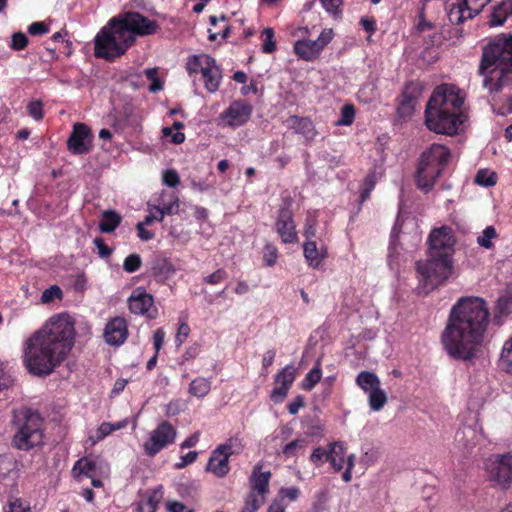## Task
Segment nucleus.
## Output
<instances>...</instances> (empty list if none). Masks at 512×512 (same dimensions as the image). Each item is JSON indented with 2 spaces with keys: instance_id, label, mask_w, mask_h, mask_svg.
<instances>
[{
  "instance_id": "obj_1",
  "label": "nucleus",
  "mask_w": 512,
  "mask_h": 512,
  "mask_svg": "<svg viewBox=\"0 0 512 512\" xmlns=\"http://www.w3.org/2000/svg\"><path fill=\"white\" fill-rule=\"evenodd\" d=\"M489 321V309L482 298L459 299L452 307L441 334V343L448 356L464 362L477 358Z\"/></svg>"
},
{
  "instance_id": "obj_2",
  "label": "nucleus",
  "mask_w": 512,
  "mask_h": 512,
  "mask_svg": "<svg viewBox=\"0 0 512 512\" xmlns=\"http://www.w3.org/2000/svg\"><path fill=\"white\" fill-rule=\"evenodd\" d=\"M75 333L74 321L68 314L52 316L24 344L23 364L27 371L38 377L53 373L70 353Z\"/></svg>"
},
{
  "instance_id": "obj_3",
  "label": "nucleus",
  "mask_w": 512,
  "mask_h": 512,
  "mask_svg": "<svg viewBox=\"0 0 512 512\" xmlns=\"http://www.w3.org/2000/svg\"><path fill=\"white\" fill-rule=\"evenodd\" d=\"M428 259L416 262L418 290L428 294L442 285L453 272L455 239L449 227L431 231L428 237Z\"/></svg>"
},
{
  "instance_id": "obj_4",
  "label": "nucleus",
  "mask_w": 512,
  "mask_h": 512,
  "mask_svg": "<svg viewBox=\"0 0 512 512\" xmlns=\"http://www.w3.org/2000/svg\"><path fill=\"white\" fill-rule=\"evenodd\" d=\"M465 96L453 84L438 85L425 108V125L437 134L453 136L465 121L462 111Z\"/></svg>"
},
{
  "instance_id": "obj_5",
  "label": "nucleus",
  "mask_w": 512,
  "mask_h": 512,
  "mask_svg": "<svg viewBox=\"0 0 512 512\" xmlns=\"http://www.w3.org/2000/svg\"><path fill=\"white\" fill-rule=\"evenodd\" d=\"M478 74L491 94L512 82V33L495 36L483 48Z\"/></svg>"
},
{
  "instance_id": "obj_6",
  "label": "nucleus",
  "mask_w": 512,
  "mask_h": 512,
  "mask_svg": "<svg viewBox=\"0 0 512 512\" xmlns=\"http://www.w3.org/2000/svg\"><path fill=\"white\" fill-rule=\"evenodd\" d=\"M135 38L124 36L118 26L103 28L94 40V55L97 58L113 61L123 55L129 47L134 45Z\"/></svg>"
},
{
  "instance_id": "obj_7",
  "label": "nucleus",
  "mask_w": 512,
  "mask_h": 512,
  "mask_svg": "<svg viewBox=\"0 0 512 512\" xmlns=\"http://www.w3.org/2000/svg\"><path fill=\"white\" fill-rule=\"evenodd\" d=\"M185 68L193 81H195L198 74H201L204 87L209 93L218 91L223 75L222 69L216 63L215 58L204 53L190 55L187 58Z\"/></svg>"
},
{
  "instance_id": "obj_8",
  "label": "nucleus",
  "mask_w": 512,
  "mask_h": 512,
  "mask_svg": "<svg viewBox=\"0 0 512 512\" xmlns=\"http://www.w3.org/2000/svg\"><path fill=\"white\" fill-rule=\"evenodd\" d=\"M109 26H118L124 36L144 37L153 35L159 29L155 20H151L139 12L126 11L109 20Z\"/></svg>"
},
{
  "instance_id": "obj_9",
  "label": "nucleus",
  "mask_w": 512,
  "mask_h": 512,
  "mask_svg": "<svg viewBox=\"0 0 512 512\" xmlns=\"http://www.w3.org/2000/svg\"><path fill=\"white\" fill-rule=\"evenodd\" d=\"M42 418H18L15 422L17 431L13 436L12 445L19 450L28 451L41 444L43 438Z\"/></svg>"
},
{
  "instance_id": "obj_10",
  "label": "nucleus",
  "mask_w": 512,
  "mask_h": 512,
  "mask_svg": "<svg viewBox=\"0 0 512 512\" xmlns=\"http://www.w3.org/2000/svg\"><path fill=\"white\" fill-rule=\"evenodd\" d=\"M334 32L331 28L323 29L316 40L299 39L293 50L299 59L312 62L319 58L324 48L332 41Z\"/></svg>"
},
{
  "instance_id": "obj_11",
  "label": "nucleus",
  "mask_w": 512,
  "mask_h": 512,
  "mask_svg": "<svg viewBox=\"0 0 512 512\" xmlns=\"http://www.w3.org/2000/svg\"><path fill=\"white\" fill-rule=\"evenodd\" d=\"M489 478L507 488L512 483V454H494L485 461Z\"/></svg>"
},
{
  "instance_id": "obj_12",
  "label": "nucleus",
  "mask_w": 512,
  "mask_h": 512,
  "mask_svg": "<svg viewBox=\"0 0 512 512\" xmlns=\"http://www.w3.org/2000/svg\"><path fill=\"white\" fill-rule=\"evenodd\" d=\"M177 435L176 428L168 421H162L150 433V437L143 444V449L146 455L154 457L162 449L173 444Z\"/></svg>"
},
{
  "instance_id": "obj_13",
  "label": "nucleus",
  "mask_w": 512,
  "mask_h": 512,
  "mask_svg": "<svg viewBox=\"0 0 512 512\" xmlns=\"http://www.w3.org/2000/svg\"><path fill=\"white\" fill-rule=\"evenodd\" d=\"M92 139L91 129L86 124L77 122L68 137L67 149L74 155L87 154L92 148Z\"/></svg>"
},
{
  "instance_id": "obj_14",
  "label": "nucleus",
  "mask_w": 512,
  "mask_h": 512,
  "mask_svg": "<svg viewBox=\"0 0 512 512\" xmlns=\"http://www.w3.org/2000/svg\"><path fill=\"white\" fill-rule=\"evenodd\" d=\"M275 230L283 244H295L298 242V233L294 221V215L288 206H282L278 210Z\"/></svg>"
},
{
  "instance_id": "obj_15",
  "label": "nucleus",
  "mask_w": 512,
  "mask_h": 512,
  "mask_svg": "<svg viewBox=\"0 0 512 512\" xmlns=\"http://www.w3.org/2000/svg\"><path fill=\"white\" fill-rule=\"evenodd\" d=\"M252 112L253 107L246 100H235L220 114V119L229 127H240L249 121Z\"/></svg>"
},
{
  "instance_id": "obj_16",
  "label": "nucleus",
  "mask_w": 512,
  "mask_h": 512,
  "mask_svg": "<svg viewBox=\"0 0 512 512\" xmlns=\"http://www.w3.org/2000/svg\"><path fill=\"white\" fill-rule=\"evenodd\" d=\"M481 429L482 428L476 419H474L472 424L464 425L458 429L456 433V442L464 456L473 454L474 449L482 438Z\"/></svg>"
},
{
  "instance_id": "obj_17",
  "label": "nucleus",
  "mask_w": 512,
  "mask_h": 512,
  "mask_svg": "<svg viewBox=\"0 0 512 512\" xmlns=\"http://www.w3.org/2000/svg\"><path fill=\"white\" fill-rule=\"evenodd\" d=\"M232 441L219 445L211 454L206 470L217 477H224L229 472V456L233 454Z\"/></svg>"
},
{
  "instance_id": "obj_18",
  "label": "nucleus",
  "mask_w": 512,
  "mask_h": 512,
  "mask_svg": "<svg viewBox=\"0 0 512 512\" xmlns=\"http://www.w3.org/2000/svg\"><path fill=\"white\" fill-rule=\"evenodd\" d=\"M296 377V369L293 364H288L282 368L274 377V388L271 391L270 398L273 402H282L288 394V391Z\"/></svg>"
},
{
  "instance_id": "obj_19",
  "label": "nucleus",
  "mask_w": 512,
  "mask_h": 512,
  "mask_svg": "<svg viewBox=\"0 0 512 512\" xmlns=\"http://www.w3.org/2000/svg\"><path fill=\"white\" fill-rule=\"evenodd\" d=\"M128 335V324L125 318L115 316L107 322L103 338L110 346H120L127 340Z\"/></svg>"
},
{
  "instance_id": "obj_20",
  "label": "nucleus",
  "mask_w": 512,
  "mask_h": 512,
  "mask_svg": "<svg viewBox=\"0 0 512 512\" xmlns=\"http://www.w3.org/2000/svg\"><path fill=\"white\" fill-rule=\"evenodd\" d=\"M344 451V445L340 441H336L330 444L329 451L318 447L314 449L310 456V461L315 465H320L323 460L329 461L332 467L336 471H340L343 468L342 458L338 461L336 455H342Z\"/></svg>"
},
{
  "instance_id": "obj_21",
  "label": "nucleus",
  "mask_w": 512,
  "mask_h": 512,
  "mask_svg": "<svg viewBox=\"0 0 512 512\" xmlns=\"http://www.w3.org/2000/svg\"><path fill=\"white\" fill-rule=\"evenodd\" d=\"M450 158V150L441 144H433L420 157L423 163L443 171Z\"/></svg>"
},
{
  "instance_id": "obj_22",
  "label": "nucleus",
  "mask_w": 512,
  "mask_h": 512,
  "mask_svg": "<svg viewBox=\"0 0 512 512\" xmlns=\"http://www.w3.org/2000/svg\"><path fill=\"white\" fill-rule=\"evenodd\" d=\"M441 173L442 171L439 170V168L428 166L419 159L415 175L417 187L423 192L428 193L434 187L435 182Z\"/></svg>"
},
{
  "instance_id": "obj_23",
  "label": "nucleus",
  "mask_w": 512,
  "mask_h": 512,
  "mask_svg": "<svg viewBox=\"0 0 512 512\" xmlns=\"http://www.w3.org/2000/svg\"><path fill=\"white\" fill-rule=\"evenodd\" d=\"M153 304V296L141 288L135 289L128 299V308L136 315L148 314Z\"/></svg>"
},
{
  "instance_id": "obj_24",
  "label": "nucleus",
  "mask_w": 512,
  "mask_h": 512,
  "mask_svg": "<svg viewBox=\"0 0 512 512\" xmlns=\"http://www.w3.org/2000/svg\"><path fill=\"white\" fill-rule=\"evenodd\" d=\"M175 272V266L168 258L156 257L152 262L151 274L158 283H166Z\"/></svg>"
},
{
  "instance_id": "obj_25",
  "label": "nucleus",
  "mask_w": 512,
  "mask_h": 512,
  "mask_svg": "<svg viewBox=\"0 0 512 512\" xmlns=\"http://www.w3.org/2000/svg\"><path fill=\"white\" fill-rule=\"evenodd\" d=\"M417 96L410 91V86H406L402 94L397 98L396 114L397 118L405 119L413 114Z\"/></svg>"
},
{
  "instance_id": "obj_26",
  "label": "nucleus",
  "mask_w": 512,
  "mask_h": 512,
  "mask_svg": "<svg viewBox=\"0 0 512 512\" xmlns=\"http://www.w3.org/2000/svg\"><path fill=\"white\" fill-rule=\"evenodd\" d=\"M289 121L291 122L290 126L295 133L301 134L307 143H310L315 139L317 131L310 118L291 116Z\"/></svg>"
},
{
  "instance_id": "obj_27",
  "label": "nucleus",
  "mask_w": 512,
  "mask_h": 512,
  "mask_svg": "<svg viewBox=\"0 0 512 512\" xmlns=\"http://www.w3.org/2000/svg\"><path fill=\"white\" fill-rule=\"evenodd\" d=\"M261 465H256L253 469L252 475L250 477L251 483V492L250 494L255 495L258 493L259 495H265L269 491V481L271 478V472H260Z\"/></svg>"
},
{
  "instance_id": "obj_28",
  "label": "nucleus",
  "mask_w": 512,
  "mask_h": 512,
  "mask_svg": "<svg viewBox=\"0 0 512 512\" xmlns=\"http://www.w3.org/2000/svg\"><path fill=\"white\" fill-rule=\"evenodd\" d=\"M468 5L462 4V0H454L448 6L447 16L451 24L460 25L476 15H469Z\"/></svg>"
},
{
  "instance_id": "obj_29",
  "label": "nucleus",
  "mask_w": 512,
  "mask_h": 512,
  "mask_svg": "<svg viewBox=\"0 0 512 512\" xmlns=\"http://www.w3.org/2000/svg\"><path fill=\"white\" fill-rule=\"evenodd\" d=\"M303 253L306 261L312 268H318L326 258V251L318 249L317 243L314 240L305 241L303 244Z\"/></svg>"
},
{
  "instance_id": "obj_30",
  "label": "nucleus",
  "mask_w": 512,
  "mask_h": 512,
  "mask_svg": "<svg viewBox=\"0 0 512 512\" xmlns=\"http://www.w3.org/2000/svg\"><path fill=\"white\" fill-rule=\"evenodd\" d=\"M159 213L158 221H162L165 215H174L179 211V199L174 193L162 194L159 206L155 208Z\"/></svg>"
},
{
  "instance_id": "obj_31",
  "label": "nucleus",
  "mask_w": 512,
  "mask_h": 512,
  "mask_svg": "<svg viewBox=\"0 0 512 512\" xmlns=\"http://www.w3.org/2000/svg\"><path fill=\"white\" fill-rule=\"evenodd\" d=\"M512 14V2L506 1L495 7L491 13L489 24L490 26H501Z\"/></svg>"
},
{
  "instance_id": "obj_32",
  "label": "nucleus",
  "mask_w": 512,
  "mask_h": 512,
  "mask_svg": "<svg viewBox=\"0 0 512 512\" xmlns=\"http://www.w3.org/2000/svg\"><path fill=\"white\" fill-rule=\"evenodd\" d=\"M120 223L121 216L113 210H107L103 212L102 219L99 223V229L103 233H112Z\"/></svg>"
},
{
  "instance_id": "obj_33",
  "label": "nucleus",
  "mask_w": 512,
  "mask_h": 512,
  "mask_svg": "<svg viewBox=\"0 0 512 512\" xmlns=\"http://www.w3.org/2000/svg\"><path fill=\"white\" fill-rule=\"evenodd\" d=\"M127 420H121L116 423L103 422L99 428L96 430L94 435H90V440L93 444L102 440L107 435L111 434L115 430L122 429L126 427Z\"/></svg>"
},
{
  "instance_id": "obj_34",
  "label": "nucleus",
  "mask_w": 512,
  "mask_h": 512,
  "mask_svg": "<svg viewBox=\"0 0 512 512\" xmlns=\"http://www.w3.org/2000/svg\"><path fill=\"white\" fill-rule=\"evenodd\" d=\"M356 382L364 391L369 393L380 387L378 377L372 372L363 371L359 373Z\"/></svg>"
},
{
  "instance_id": "obj_35",
  "label": "nucleus",
  "mask_w": 512,
  "mask_h": 512,
  "mask_svg": "<svg viewBox=\"0 0 512 512\" xmlns=\"http://www.w3.org/2000/svg\"><path fill=\"white\" fill-rule=\"evenodd\" d=\"M163 497L162 487H158L154 489L143 503L138 504L139 512H155L158 506V503Z\"/></svg>"
},
{
  "instance_id": "obj_36",
  "label": "nucleus",
  "mask_w": 512,
  "mask_h": 512,
  "mask_svg": "<svg viewBox=\"0 0 512 512\" xmlns=\"http://www.w3.org/2000/svg\"><path fill=\"white\" fill-rule=\"evenodd\" d=\"M499 367L512 374V335L504 342L499 359Z\"/></svg>"
},
{
  "instance_id": "obj_37",
  "label": "nucleus",
  "mask_w": 512,
  "mask_h": 512,
  "mask_svg": "<svg viewBox=\"0 0 512 512\" xmlns=\"http://www.w3.org/2000/svg\"><path fill=\"white\" fill-rule=\"evenodd\" d=\"M261 51L265 54H272L277 50V43L275 40V32L273 28L266 27L261 32Z\"/></svg>"
},
{
  "instance_id": "obj_38",
  "label": "nucleus",
  "mask_w": 512,
  "mask_h": 512,
  "mask_svg": "<svg viewBox=\"0 0 512 512\" xmlns=\"http://www.w3.org/2000/svg\"><path fill=\"white\" fill-rule=\"evenodd\" d=\"M211 383L207 378L197 377L190 383L189 392L196 397H204L210 391Z\"/></svg>"
},
{
  "instance_id": "obj_39",
  "label": "nucleus",
  "mask_w": 512,
  "mask_h": 512,
  "mask_svg": "<svg viewBox=\"0 0 512 512\" xmlns=\"http://www.w3.org/2000/svg\"><path fill=\"white\" fill-rule=\"evenodd\" d=\"M322 377V369L320 364L317 363L305 376L302 381V388L304 390L310 391L315 385L321 380Z\"/></svg>"
},
{
  "instance_id": "obj_40",
  "label": "nucleus",
  "mask_w": 512,
  "mask_h": 512,
  "mask_svg": "<svg viewBox=\"0 0 512 512\" xmlns=\"http://www.w3.org/2000/svg\"><path fill=\"white\" fill-rule=\"evenodd\" d=\"M95 467H96L95 462L88 460L86 458H82L75 463V465L72 469V473H73L74 477H79L81 475H86L88 477H92L91 472L94 471Z\"/></svg>"
},
{
  "instance_id": "obj_41",
  "label": "nucleus",
  "mask_w": 512,
  "mask_h": 512,
  "mask_svg": "<svg viewBox=\"0 0 512 512\" xmlns=\"http://www.w3.org/2000/svg\"><path fill=\"white\" fill-rule=\"evenodd\" d=\"M475 183L484 187L494 186L497 183V174L488 169H480L475 176Z\"/></svg>"
},
{
  "instance_id": "obj_42",
  "label": "nucleus",
  "mask_w": 512,
  "mask_h": 512,
  "mask_svg": "<svg viewBox=\"0 0 512 512\" xmlns=\"http://www.w3.org/2000/svg\"><path fill=\"white\" fill-rule=\"evenodd\" d=\"M263 265L266 267H273L278 260L279 252L273 243H266L263 248Z\"/></svg>"
},
{
  "instance_id": "obj_43",
  "label": "nucleus",
  "mask_w": 512,
  "mask_h": 512,
  "mask_svg": "<svg viewBox=\"0 0 512 512\" xmlns=\"http://www.w3.org/2000/svg\"><path fill=\"white\" fill-rule=\"evenodd\" d=\"M497 236L498 234L494 226H487L483 230L482 234L478 236L477 243L479 246L485 249H491L494 246L492 239L496 238Z\"/></svg>"
},
{
  "instance_id": "obj_44",
  "label": "nucleus",
  "mask_w": 512,
  "mask_h": 512,
  "mask_svg": "<svg viewBox=\"0 0 512 512\" xmlns=\"http://www.w3.org/2000/svg\"><path fill=\"white\" fill-rule=\"evenodd\" d=\"M387 401L386 393L379 388L374 389L369 393V405L372 410H380Z\"/></svg>"
},
{
  "instance_id": "obj_45",
  "label": "nucleus",
  "mask_w": 512,
  "mask_h": 512,
  "mask_svg": "<svg viewBox=\"0 0 512 512\" xmlns=\"http://www.w3.org/2000/svg\"><path fill=\"white\" fill-rule=\"evenodd\" d=\"M146 78L151 82L149 86L150 92H158L163 89V82L159 79L158 69L149 68L144 71Z\"/></svg>"
},
{
  "instance_id": "obj_46",
  "label": "nucleus",
  "mask_w": 512,
  "mask_h": 512,
  "mask_svg": "<svg viewBox=\"0 0 512 512\" xmlns=\"http://www.w3.org/2000/svg\"><path fill=\"white\" fill-rule=\"evenodd\" d=\"M141 265H142L141 256L137 253H133L124 259L123 269L127 273H134L140 269Z\"/></svg>"
},
{
  "instance_id": "obj_47",
  "label": "nucleus",
  "mask_w": 512,
  "mask_h": 512,
  "mask_svg": "<svg viewBox=\"0 0 512 512\" xmlns=\"http://www.w3.org/2000/svg\"><path fill=\"white\" fill-rule=\"evenodd\" d=\"M307 444L305 439L293 440L283 447L282 453L286 458H290L296 454L297 450L305 449Z\"/></svg>"
},
{
  "instance_id": "obj_48",
  "label": "nucleus",
  "mask_w": 512,
  "mask_h": 512,
  "mask_svg": "<svg viewBox=\"0 0 512 512\" xmlns=\"http://www.w3.org/2000/svg\"><path fill=\"white\" fill-rule=\"evenodd\" d=\"M28 115L36 121H41L44 117L43 103L41 100H33L27 104Z\"/></svg>"
},
{
  "instance_id": "obj_49",
  "label": "nucleus",
  "mask_w": 512,
  "mask_h": 512,
  "mask_svg": "<svg viewBox=\"0 0 512 512\" xmlns=\"http://www.w3.org/2000/svg\"><path fill=\"white\" fill-rule=\"evenodd\" d=\"M355 118V108L352 104H346L341 109V117L337 121L338 125L349 126Z\"/></svg>"
},
{
  "instance_id": "obj_50",
  "label": "nucleus",
  "mask_w": 512,
  "mask_h": 512,
  "mask_svg": "<svg viewBox=\"0 0 512 512\" xmlns=\"http://www.w3.org/2000/svg\"><path fill=\"white\" fill-rule=\"evenodd\" d=\"M325 11L334 16H340L342 14L343 0H320Z\"/></svg>"
},
{
  "instance_id": "obj_51",
  "label": "nucleus",
  "mask_w": 512,
  "mask_h": 512,
  "mask_svg": "<svg viewBox=\"0 0 512 512\" xmlns=\"http://www.w3.org/2000/svg\"><path fill=\"white\" fill-rule=\"evenodd\" d=\"M63 296L62 290L57 285H52L51 287L45 289L41 295L42 303H50L54 299H61Z\"/></svg>"
},
{
  "instance_id": "obj_52",
  "label": "nucleus",
  "mask_w": 512,
  "mask_h": 512,
  "mask_svg": "<svg viewBox=\"0 0 512 512\" xmlns=\"http://www.w3.org/2000/svg\"><path fill=\"white\" fill-rule=\"evenodd\" d=\"M496 309L500 315L512 314V294L508 296H502L497 300Z\"/></svg>"
},
{
  "instance_id": "obj_53",
  "label": "nucleus",
  "mask_w": 512,
  "mask_h": 512,
  "mask_svg": "<svg viewBox=\"0 0 512 512\" xmlns=\"http://www.w3.org/2000/svg\"><path fill=\"white\" fill-rule=\"evenodd\" d=\"M318 221L317 218L313 215H308L305 224H304V232L303 235L305 236L306 240H313V238L316 236V227H317Z\"/></svg>"
},
{
  "instance_id": "obj_54",
  "label": "nucleus",
  "mask_w": 512,
  "mask_h": 512,
  "mask_svg": "<svg viewBox=\"0 0 512 512\" xmlns=\"http://www.w3.org/2000/svg\"><path fill=\"white\" fill-rule=\"evenodd\" d=\"M491 0H462V4L468 5L469 15H478Z\"/></svg>"
},
{
  "instance_id": "obj_55",
  "label": "nucleus",
  "mask_w": 512,
  "mask_h": 512,
  "mask_svg": "<svg viewBox=\"0 0 512 512\" xmlns=\"http://www.w3.org/2000/svg\"><path fill=\"white\" fill-rule=\"evenodd\" d=\"M162 181L168 187H176L180 184V177L176 170L168 169L163 172Z\"/></svg>"
},
{
  "instance_id": "obj_56",
  "label": "nucleus",
  "mask_w": 512,
  "mask_h": 512,
  "mask_svg": "<svg viewBox=\"0 0 512 512\" xmlns=\"http://www.w3.org/2000/svg\"><path fill=\"white\" fill-rule=\"evenodd\" d=\"M227 272L223 269H217L212 274L204 277L203 282L210 285H216L227 278Z\"/></svg>"
},
{
  "instance_id": "obj_57",
  "label": "nucleus",
  "mask_w": 512,
  "mask_h": 512,
  "mask_svg": "<svg viewBox=\"0 0 512 512\" xmlns=\"http://www.w3.org/2000/svg\"><path fill=\"white\" fill-rule=\"evenodd\" d=\"M28 45V38L22 32H16L12 35L11 48L19 51L23 50Z\"/></svg>"
},
{
  "instance_id": "obj_58",
  "label": "nucleus",
  "mask_w": 512,
  "mask_h": 512,
  "mask_svg": "<svg viewBox=\"0 0 512 512\" xmlns=\"http://www.w3.org/2000/svg\"><path fill=\"white\" fill-rule=\"evenodd\" d=\"M94 245L98 250V255L101 258H108L112 255L113 249L106 245L102 237H96L93 241Z\"/></svg>"
},
{
  "instance_id": "obj_59",
  "label": "nucleus",
  "mask_w": 512,
  "mask_h": 512,
  "mask_svg": "<svg viewBox=\"0 0 512 512\" xmlns=\"http://www.w3.org/2000/svg\"><path fill=\"white\" fill-rule=\"evenodd\" d=\"M189 334H190V327H189V325L186 322H181L179 324V327H178V330H177V334H176V337H175L176 344L179 346L182 343H184L185 340L187 339V337L189 336Z\"/></svg>"
},
{
  "instance_id": "obj_60",
  "label": "nucleus",
  "mask_w": 512,
  "mask_h": 512,
  "mask_svg": "<svg viewBox=\"0 0 512 512\" xmlns=\"http://www.w3.org/2000/svg\"><path fill=\"white\" fill-rule=\"evenodd\" d=\"M28 32L33 36L44 35L49 32V27L44 22H33L29 25Z\"/></svg>"
},
{
  "instance_id": "obj_61",
  "label": "nucleus",
  "mask_w": 512,
  "mask_h": 512,
  "mask_svg": "<svg viewBox=\"0 0 512 512\" xmlns=\"http://www.w3.org/2000/svg\"><path fill=\"white\" fill-rule=\"evenodd\" d=\"M260 505L261 503L257 497L253 494H249L246 499L245 506L242 508L241 512H256Z\"/></svg>"
},
{
  "instance_id": "obj_62",
  "label": "nucleus",
  "mask_w": 512,
  "mask_h": 512,
  "mask_svg": "<svg viewBox=\"0 0 512 512\" xmlns=\"http://www.w3.org/2000/svg\"><path fill=\"white\" fill-rule=\"evenodd\" d=\"M197 457H198V452L190 451L181 457V461L176 463L175 467L177 469H182V468L192 464L193 462H195Z\"/></svg>"
},
{
  "instance_id": "obj_63",
  "label": "nucleus",
  "mask_w": 512,
  "mask_h": 512,
  "mask_svg": "<svg viewBox=\"0 0 512 512\" xmlns=\"http://www.w3.org/2000/svg\"><path fill=\"white\" fill-rule=\"evenodd\" d=\"M5 512H30L28 506H24L20 499L10 500L8 503V509Z\"/></svg>"
},
{
  "instance_id": "obj_64",
  "label": "nucleus",
  "mask_w": 512,
  "mask_h": 512,
  "mask_svg": "<svg viewBox=\"0 0 512 512\" xmlns=\"http://www.w3.org/2000/svg\"><path fill=\"white\" fill-rule=\"evenodd\" d=\"M167 510L169 512H194L193 509L188 508L183 503L178 501L168 502Z\"/></svg>"
}]
</instances>
